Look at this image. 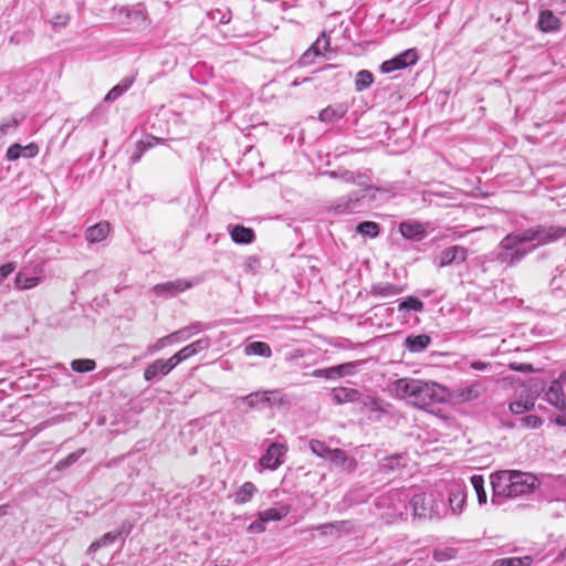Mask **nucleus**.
Wrapping results in <instances>:
<instances>
[{
	"instance_id": "052dcab7",
	"label": "nucleus",
	"mask_w": 566,
	"mask_h": 566,
	"mask_svg": "<svg viewBox=\"0 0 566 566\" xmlns=\"http://www.w3.org/2000/svg\"><path fill=\"white\" fill-rule=\"evenodd\" d=\"M15 270V263L9 262L0 266V282L7 279Z\"/></svg>"
},
{
	"instance_id": "4468645a",
	"label": "nucleus",
	"mask_w": 566,
	"mask_h": 566,
	"mask_svg": "<svg viewBox=\"0 0 566 566\" xmlns=\"http://www.w3.org/2000/svg\"><path fill=\"white\" fill-rule=\"evenodd\" d=\"M399 232L405 239L420 241L427 234V226L419 221L407 220L399 224Z\"/></svg>"
},
{
	"instance_id": "0eeeda50",
	"label": "nucleus",
	"mask_w": 566,
	"mask_h": 566,
	"mask_svg": "<svg viewBox=\"0 0 566 566\" xmlns=\"http://www.w3.org/2000/svg\"><path fill=\"white\" fill-rule=\"evenodd\" d=\"M418 61V54L415 49H408L405 52L398 54L394 59L385 61L380 65L382 73H390L397 70L406 69L410 65L416 64Z\"/></svg>"
},
{
	"instance_id": "79ce46f5",
	"label": "nucleus",
	"mask_w": 566,
	"mask_h": 566,
	"mask_svg": "<svg viewBox=\"0 0 566 566\" xmlns=\"http://www.w3.org/2000/svg\"><path fill=\"white\" fill-rule=\"evenodd\" d=\"M71 367L76 373H87L96 368V363L93 359H74Z\"/></svg>"
},
{
	"instance_id": "f8f14e48",
	"label": "nucleus",
	"mask_w": 566,
	"mask_h": 566,
	"mask_svg": "<svg viewBox=\"0 0 566 566\" xmlns=\"http://www.w3.org/2000/svg\"><path fill=\"white\" fill-rule=\"evenodd\" d=\"M210 347V339L209 337H203L200 339H197L196 342L185 346L179 352H177L175 355H172V360L176 365H179L181 361L208 349Z\"/></svg>"
},
{
	"instance_id": "bf43d9fd",
	"label": "nucleus",
	"mask_w": 566,
	"mask_h": 566,
	"mask_svg": "<svg viewBox=\"0 0 566 566\" xmlns=\"http://www.w3.org/2000/svg\"><path fill=\"white\" fill-rule=\"evenodd\" d=\"M248 531L250 533H263L265 531V522L259 516L258 520L249 525Z\"/></svg>"
},
{
	"instance_id": "69168bd1",
	"label": "nucleus",
	"mask_w": 566,
	"mask_h": 566,
	"mask_svg": "<svg viewBox=\"0 0 566 566\" xmlns=\"http://www.w3.org/2000/svg\"><path fill=\"white\" fill-rule=\"evenodd\" d=\"M185 328H186V331H188L189 336L191 337L192 335H195L201 331L202 324L200 322H195V323L190 324L189 326H186Z\"/></svg>"
},
{
	"instance_id": "f704fd0d",
	"label": "nucleus",
	"mask_w": 566,
	"mask_h": 566,
	"mask_svg": "<svg viewBox=\"0 0 566 566\" xmlns=\"http://www.w3.org/2000/svg\"><path fill=\"white\" fill-rule=\"evenodd\" d=\"M358 402L367 410L375 412H386V409L382 406L381 400L373 396H365L361 394V398Z\"/></svg>"
},
{
	"instance_id": "f257e3e1",
	"label": "nucleus",
	"mask_w": 566,
	"mask_h": 566,
	"mask_svg": "<svg viewBox=\"0 0 566 566\" xmlns=\"http://www.w3.org/2000/svg\"><path fill=\"white\" fill-rule=\"evenodd\" d=\"M566 235V227L539 224L505 235L500 244L497 261L513 266L539 245L556 242Z\"/></svg>"
},
{
	"instance_id": "09e8293b",
	"label": "nucleus",
	"mask_w": 566,
	"mask_h": 566,
	"mask_svg": "<svg viewBox=\"0 0 566 566\" xmlns=\"http://www.w3.org/2000/svg\"><path fill=\"white\" fill-rule=\"evenodd\" d=\"M533 406V402L518 400L510 403V410L513 413L522 415L525 411L530 410Z\"/></svg>"
},
{
	"instance_id": "e433bc0d",
	"label": "nucleus",
	"mask_w": 566,
	"mask_h": 566,
	"mask_svg": "<svg viewBox=\"0 0 566 566\" xmlns=\"http://www.w3.org/2000/svg\"><path fill=\"white\" fill-rule=\"evenodd\" d=\"M471 484L476 492L479 504H485L486 503V492L484 490V479L482 475L474 474L471 476Z\"/></svg>"
},
{
	"instance_id": "b1692460",
	"label": "nucleus",
	"mask_w": 566,
	"mask_h": 566,
	"mask_svg": "<svg viewBox=\"0 0 566 566\" xmlns=\"http://www.w3.org/2000/svg\"><path fill=\"white\" fill-rule=\"evenodd\" d=\"M430 343L431 338L427 334L410 335L405 339V346L411 353H420L424 350Z\"/></svg>"
},
{
	"instance_id": "7ed1b4c3",
	"label": "nucleus",
	"mask_w": 566,
	"mask_h": 566,
	"mask_svg": "<svg viewBox=\"0 0 566 566\" xmlns=\"http://www.w3.org/2000/svg\"><path fill=\"white\" fill-rule=\"evenodd\" d=\"M537 478L527 472L500 471L491 475L492 503L501 505L502 500L513 499L533 491Z\"/></svg>"
},
{
	"instance_id": "338daca9",
	"label": "nucleus",
	"mask_w": 566,
	"mask_h": 566,
	"mask_svg": "<svg viewBox=\"0 0 566 566\" xmlns=\"http://www.w3.org/2000/svg\"><path fill=\"white\" fill-rule=\"evenodd\" d=\"M470 366H471V368H473L475 370H486L490 367V364L480 361V360H475V361H472Z\"/></svg>"
},
{
	"instance_id": "8fccbe9b",
	"label": "nucleus",
	"mask_w": 566,
	"mask_h": 566,
	"mask_svg": "<svg viewBox=\"0 0 566 566\" xmlns=\"http://www.w3.org/2000/svg\"><path fill=\"white\" fill-rule=\"evenodd\" d=\"M356 366H357L356 363H345V364L335 366L336 371H337V377L340 378L344 376L353 375L356 370Z\"/></svg>"
},
{
	"instance_id": "0e129e2a",
	"label": "nucleus",
	"mask_w": 566,
	"mask_h": 566,
	"mask_svg": "<svg viewBox=\"0 0 566 566\" xmlns=\"http://www.w3.org/2000/svg\"><path fill=\"white\" fill-rule=\"evenodd\" d=\"M558 410L562 413L556 417L555 422L558 426L566 427V403H565V406L559 407Z\"/></svg>"
},
{
	"instance_id": "20e7f679",
	"label": "nucleus",
	"mask_w": 566,
	"mask_h": 566,
	"mask_svg": "<svg viewBox=\"0 0 566 566\" xmlns=\"http://www.w3.org/2000/svg\"><path fill=\"white\" fill-rule=\"evenodd\" d=\"M410 504L413 510V516L419 518H441L444 514L443 505L436 502L432 495L424 493L416 494Z\"/></svg>"
},
{
	"instance_id": "aec40b11",
	"label": "nucleus",
	"mask_w": 566,
	"mask_h": 566,
	"mask_svg": "<svg viewBox=\"0 0 566 566\" xmlns=\"http://www.w3.org/2000/svg\"><path fill=\"white\" fill-rule=\"evenodd\" d=\"M538 29L544 32H555L560 28V20L551 10H543L539 13L537 21Z\"/></svg>"
},
{
	"instance_id": "423d86ee",
	"label": "nucleus",
	"mask_w": 566,
	"mask_h": 566,
	"mask_svg": "<svg viewBox=\"0 0 566 566\" xmlns=\"http://www.w3.org/2000/svg\"><path fill=\"white\" fill-rule=\"evenodd\" d=\"M287 447L285 444L273 442L268 448L265 454L260 458L259 464L268 470H276L283 463Z\"/></svg>"
},
{
	"instance_id": "5701e85b",
	"label": "nucleus",
	"mask_w": 566,
	"mask_h": 566,
	"mask_svg": "<svg viewBox=\"0 0 566 566\" xmlns=\"http://www.w3.org/2000/svg\"><path fill=\"white\" fill-rule=\"evenodd\" d=\"M43 279L40 275H27L23 271H19L14 277V289L25 291L33 289L42 283Z\"/></svg>"
},
{
	"instance_id": "774afa93",
	"label": "nucleus",
	"mask_w": 566,
	"mask_h": 566,
	"mask_svg": "<svg viewBox=\"0 0 566 566\" xmlns=\"http://www.w3.org/2000/svg\"><path fill=\"white\" fill-rule=\"evenodd\" d=\"M8 509H9V505L8 504H4V505H0V517L7 515L8 513Z\"/></svg>"
},
{
	"instance_id": "f03ea898",
	"label": "nucleus",
	"mask_w": 566,
	"mask_h": 566,
	"mask_svg": "<svg viewBox=\"0 0 566 566\" xmlns=\"http://www.w3.org/2000/svg\"><path fill=\"white\" fill-rule=\"evenodd\" d=\"M390 394L401 400L426 409L446 399L447 389L432 380L403 377L392 381L389 386Z\"/></svg>"
},
{
	"instance_id": "72a5a7b5",
	"label": "nucleus",
	"mask_w": 566,
	"mask_h": 566,
	"mask_svg": "<svg viewBox=\"0 0 566 566\" xmlns=\"http://www.w3.org/2000/svg\"><path fill=\"white\" fill-rule=\"evenodd\" d=\"M120 534H122L120 532H117V533H114V532L105 533L101 538H98L97 541H94L90 545L88 553L93 554L97 549H99L101 547H104V546L113 544Z\"/></svg>"
},
{
	"instance_id": "9d476101",
	"label": "nucleus",
	"mask_w": 566,
	"mask_h": 566,
	"mask_svg": "<svg viewBox=\"0 0 566 566\" xmlns=\"http://www.w3.org/2000/svg\"><path fill=\"white\" fill-rule=\"evenodd\" d=\"M408 495L402 491H391L382 497L379 502L380 506H391L394 510V516L402 517L407 511Z\"/></svg>"
},
{
	"instance_id": "a878e982",
	"label": "nucleus",
	"mask_w": 566,
	"mask_h": 566,
	"mask_svg": "<svg viewBox=\"0 0 566 566\" xmlns=\"http://www.w3.org/2000/svg\"><path fill=\"white\" fill-rule=\"evenodd\" d=\"M109 233V223L99 222L86 230L85 238L91 243L102 242Z\"/></svg>"
},
{
	"instance_id": "13d9d810",
	"label": "nucleus",
	"mask_w": 566,
	"mask_h": 566,
	"mask_svg": "<svg viewBox=\"0 0 566 566\" xmlns=\"http://www.w3.org/2000/svg\"><path fill=\"white\" fill-rule=\"evenodd\" d=\"M19 124L20 119L13 116L10 119L0 124V133L6 134L9 129L17 128Z\"/></svg>"
},
{
	"instance_id": "a211bd4d",
	"label": "nucleus",
	"mask_w": 566,
	"mask_h": 566,
	"mask_svg": "<svg viewBox=\"0 0 566 566\" xmlns=\"http://www.w3.org/2000/svg\"><path fill=\"white\" fill-rule=\"evenodd\" d=\"M468 258V250L460 245H453L443 250L440 254V266L450 265L453 262L461 263Z\"/></svg>"
},
{
	"instance_id": "6e6d98bb",
	"label": "nucleus",
	"mask_w": 566,
	"mask_h": 566,
	"mask_svg": "<svg viewBox=\"0 0 566 566\" xmlns=\"http://www.w3.org/2000/svg\"><path fill=\"white\" fill-rule=\"evenodd\" d=\"M70 17L67 14H56L50 21L51 25L56 30L57 28H65L69 24Z\"/></svg>"
},
{
	"instance_id": "4c0bfd02",
	"label": "nucleus",
	"mask_w": 566,
	"mask_h": 566,
	"mask_svg": "<svg viewBox=\"0 0 566 566\" xmlns=\"http://www.w3.org/2000/svg\"><path fill=\"white\" fill-rule=\"evenodd\" d=\"M374 81L373 74L367 70H361L357 73L355 80V86L357 92H361L368 88Z\"/></svg>"
},
{
	"instance_id": "3c124183",
	"label": "nucleus",
	"mask_w": 566,
	"mask_h": 566,
	"mask_svg": "<svg viewBox=\"0 0 566 566\" xmlns=\"http://www.w3.org/2000/svg\"><path fill=\"white\" fill-rule=\"evenodd\" d=\"M521 422L523 427L532 429H536L543 423L542 419L535 415H528L523 417L521 419Z\"/></svg>"
},
{
	"instance_id": "c03bdc74",
	"label": "nucleus",
	"mask_w": 566,
	"mask_h": 566,
	"mask_svg": "<svg viewBox=\"0 0 566 566\" xmlns=\"http://www.w3.org/2000/svg\"><path fill=\"white\" fill-rule=\"evenodd\" d=\"M455 555H457V551L454 548H450V547L434 549V552H433V558L437 562L450 560V559L454 558Z\"/></svg>"
},
{
	"instance_id": "7c9ffc66",
	"label": "nucleus",
	"mask_w": 566,
	"mask_h": 566,
	"mask_svg": "<svg viewBox=\"0 0 566 566\" xmlns=\"http://www.w3.org/2000/svg\"><path fill=\"white\" fill-rule=\"evenodd\" d=\"M356 232L370 239L377 238L380 232V226L374 221H364L356 227Z\"/></svg>"
},
{
	"instance_id": "2f4dec72",
	"label": "nucleus",
	"mask_w": 566,
	"mask_h": 566,
	"mask_svg": "<svg viewBox=\"0 0 566 566\" xmlns=\"http://www.w3.org/2000/svg\"><path fill=\"white\" fill-rule=\"evenodd\" d=\"M255 492V485L252 482H245L237 492L234 502L238 504H244L252 499Z\"/></svg>"
},
{
	"instance_id": "c85d7f7f",
	"label": "nucleus",
	"mask_w": 566,
	"mask_h": 566,
	"mask_svg": "<svg viewBox=\"0 0 566 566\" xmlns=\"http://www.w3.org/2000/svg\"><path fill=\"white\" fill-rule=\"evenodd\" d=\"M403 289L392 283H378L371 286V294L381 297L394 296L401 293Z\"/></svg>"
},
{
	"instance_id": "49530a36",
	"label": "nucleus",
	"mask_w": 566,
	"mask_h": 566,
	"mask_svg": "<svg viewBox=\"0 0 566 566\" xmlns=\"http://www.w3.org/2000/svg\"><path fill=\"white\" fill-rule=\"evenodd\" d=\"M339 177L342 178V180L346 184H357L359 186L364 185L365 181V176L363 175H355L353 171H344L339 175Z\"/></svg>"
},
{
	"instance_id": "1a4fd4ad",
	"label": "nucleus",
	"mask_w": 566,
	"mask_h": 566,
	"mask_svg": "<svg viewBox=\"0 0 566 566\" xmlns=\"http://www.w3.org/2000/svg\"><path fill=\"white\" fill-rule=\"evenodd\" d=\"M192 287V283L188 280L178 279L171 282L156 284L153 287V292L157 296L172 297L177 294Z\"/></svg>"
},
{
	"instance_id": "de8ad7c7",
	"label": "nucleus",
	"mask_w": 566,
	"mask_h": 566,
	"mask_svg": "<svg viewBox=\"0 0 566 566\" xmlns=\"http://www.w3.org/2000/svg\"><path fill=\"white\" fill-rule=\"evenodd\" d=\"M312 376L316 377V378H325V379H336V378H338L335 366L328 367V368L315 369L312 373Z\"/></svg>"
},
{
	"instance_id": "bb28decb",
	"label": "nucleus",
	"mask_w": 566,
	"mask_h": 566,
	"mask_svg": "<svg viewBox=\"0 0 566 566\" xmlns=\"http://www.w3.org/2000/svg\"><path fill=\"white\" fill-rule=\"evenodd\" d=\"M274 391H256L242 397V400L248 405L249 408L258 407L261 403L271 405V396Z\"/></svg>"
},
{
	"instance_id": "c9c22d12",
	"label": "nucleus",
	"mask_w": 566,
	"mask_h": 566,
	"mask_svg": "<svg viewBox=\"0 0 566 566\" xmlns=\"http://www.w3.org/2000/svg\"><path fill=\"white\" fill-rule=\"evenodd\" d=\"M532 563L533 558L531 556L510 557L497 559L492 566H530Z\"/></svg>"
},
{
	"instance_id": "4d7b16f0",
	"label": "nucleus",
	"mask_w": 566,
	"mask_h": 566,
	"mask_svg": "<svg viewBox=\"0 0 566 566\" xmlns=\"http://www.w3.org/2000/svg\"><path fill=\"white\" fill-rule=\"evenodd\" d=\"M168 345H171V342L169 339V336L166 335V336L157 339V342L155 344L149 346L148 352L149 353H157V352L161 350L164 347H166Z\"/></svg>"
},
{
	"instance_id": "dca6fc26",
	"label": "nucleus",
	"mask_w": 566,
	"mask_h": 566,
	"mask_svg": "<svg viewBox=\"0 0 566 566\" xmlns=\"http://www.w3.org/2000/svg\"><path fill=\"white\" fill-rule=\"evenodd\" d=\"M484 391L485 387L476 381L454 390L453 398L459 402H469L478 399Z\"/></svg>"
},
{
	"instance_id": "58836bf2",
	"label": "nucleus",
	"mask_w": 566,
	"mask_h": 566,
	"mask_svg": "<svg viewBox=\"0 0 566 566\" xmlns=\"http://www.w3.org/2000/svg\"><path fill=\"white\" fill-rule=\"evenodd\" d=\"M308 447L315 455L325 460H327L329 452L332 450L329 447L326 446L325 442L317 439L310 440Z\"/></svg>"
},
{
	"instance_id": "9b49d317",
	"label": "nucleus",
	"mask_w": 566,
	"mask_h": 566,
	"mask_svg": "<svg viewBox=\"0 0 566 566\" xmlns=\"http://www.w3.org/2000/svg\"><path fill=\"white\" fill-rule=\"evenodd\" d=\"M314 530L318 531L322 536H334L338 538L344 534H349L353 531V526L349 521H335L331 523H324L311 528V531Z\"/></svg>"
},
{
	"instance_id": "f3484780",
	"label": "nucleus",
	"mask_w": 566,
	"mask_h": 566,
	"mask_svg": "<svg viewBox=\"0 0 566 566\" xmlns=\"http://www.w3.org/2000/svg\"><path fill=\"white\" fill-rule=\"evenodd\" d=\"M227 230L231 240L237 244H250L255 240V233L251 228L240 224H229Z\"/></svg>"
},
{
	"instance_id": "ddd939ff",
	"label": "nucleus",
	"mask_w": 566,
	"mask_h": 566,
	"mask_svg": "<svg viewBox=\"0 0 566 566\" xmlns=\"http://www.w3.org/2000/svg\"><path fill=\"white\" fill-rule=\"evenodd\" d=\"M176 366L172 357L168 359H156L145 368L144 378L147 381H151L158 376L168 375Z\"/></svg>"
},
{
	"instance_id": "473e14b6",
	"label": "nucleus",
	"mask_w": 566,
	"mask_h": 566,
	"mask_svg": "<svg viewBox=\"0 0 566 566\" xmlns=\"http://www.w3.org/2000/svg\"><path fill=\"white\" fill-rule=\"evenodd\" d=\"M423 308V302L415 296H408L398 304L399 312H422Z\"/></svg>"
},
{
	"instance_id": "393cba45",
	"label": "nucleus",
	"mask_w": 566,
	"mask_h": 566,
	"mask_svg": "<svg viewBox=\"0 0 566 566\" xmlns=\"http://www.w3.org/2000/svg\"><path fill=\"white\" fill-rule=\"evenodd\" d=\"M332 398L337 405L345 402H358L361 398V392L354 388H338L334 390Z\"/></svg>"
},
{
	"instance_id": "6ab92c4d",
	"label": "nucleus",
	"mask_w": 566,
	"mask_h": 566,
	"mask_svg": "<svg viewBox=\"0 0 566 566\" xmlns=\"http://www.w3.org/2000/svg\"><path fill=\"white\" fill-rule=\"evenodd\" d=\"M327 460L336 467H339L347 472L356 470L357 462L355 459L349 458L342 449H332Z\"/></svg>"
},
{
	"instance_id": "ea45409f",
	"label": "nucleus",
	"mask_w": 566,
	"mask_h": 566,
	"mask_svg": "<svg viewBox=\"0 0 566 566\" xmlns=\"http://www.w3.org/2000/svg\"><path fill=\"white\" fill-rule=\"evenodd\" d=\"M402 467L400 462V457L392 455L385 458L381 463L379 464V471L382 473H389L392 471H396Z\"/></svg>"
},
{
	"instance_id": "e2e57ef3",
	"label": "nucleus",
	"mask_w": 566,
	"mask_h": 566,
	"mask_svg": "<svg viewBox=\"0 0 566 566\" xmlns=\"http://www.w3.org/2000/svg\"><path fill=\"white\" fill-rule=\"evenodd\" d=\"M510 369L521 373H528L533 370V367L531 364H524V363H511L509 365Z\"/></svg>"
},
{
	"instance_id": "a19ab883",
	"label": "nucleus",
	"mask_w": 566,
	"mask_h": 566,
	"mask_svg": "<svg viewBox=\"0 0 566 566\" xmlns=\"http://www.w3.org/2000/svg\"><path fill=\"white\" fill-rule=\"evenodd\" d=\"M287 514L285 509H268L259 513V516L265 522L280 521Z\"/></svg>"
},
{
	"instance_id": "2eb2a0df",
	"label": "nucleus",
	"mask_w": 566,
	"mask_h": 566,
	"mask_svg": "<svg viewBox=\"0 0 566 566\" xmlns=\"http://www.w3.org/2000/svg\"><path fill=\"white\" fill-rule=\"evenodd\" d=\"M564 384L565 382L559 377L553 380L549 387L544 391V399L557 409L566 403V396L563 388Z\"/></svg>"
},
{
	"instance_id": "c756f323",
	"label": "nucleus",
	"mask_w": 566,
	"mask_h": 566,
	"mask_svg": "<svg viewBox=\"0 0 566 566\" xmlns=\"http://www.w3.org/2000/svg\"><path fill=\"white\" fill-rule=\"evenodd\" d=\"M244 353L248 356L255 355L269 358L272 355V349L269 344L264 342H252L245 345Z\"/></svg>"
},
{
	"instance_id": "603ef678",
	"label": "nucleus",
	"mask_w": 566,
	"mask_h": 566,
	"mask_svg": "<svg viewBox=\"0 0 566 566\" xmlns=\"http://www.w3.org/2000/svg\"><path fill=\"white\" fill-rule=\"evenodd\" d=\"M551 285L553 290H566V269L552 279Z\"/></svg>"
},
{
	"instance_id": "6e6552de",
	"label": "nucleus",
	"mask_w": 566,
	"mask_h": 566,
	"mask_svg": "<svg viewBox=\"0 0 566 566\" xmlns=\"http://www.w3.org/2000/svg\"><path fill=\"white\" fill-rule=\"evenodd\" d=\"M369 189V187H365L359 191L339 198L333 206L334 211L337 213H354L360 207V202L366 197L365 192Z\"/></svg>"
},
{
	"instance_id": "5fc2aeb1",
	"label": "nucleus",
	"mask_w": 566,
	"mask_h": 566,
	"mask_svg": "<svg viewBox=\"0 0 566 566\" xmlns=\"http://www.w3.org/2000/svg\"><path fill=\"white\" fill-rule=\"evenodd\" d=\"M168 336H169L171 344L184 342V340H187L190 338L189 333H188V331H186L185 327L170 333Z\"/></svg>"
},
{
	"instance_id": "864d4df0",
	"label": "nucleus",
	"mask_w": 566,
	"mask_h": 566,
	"mask_svg": "<svg viewBox=\"0 0 566 566\" xmlns=\"http://www.w3.org/2000/svg\"><path fill=\"white\" fill-rule=\"evenodd\" d=\"M21 156H23V154H22V146L20 144L11 145L8 148L7 154H6L7 159L10 161L17 160Z\"/></svg>"
},
{
	"instance_id": "680f3d73",
	"label": "nucleus",
	"mask_w": 566,
	"mask_h": 566,
	"mask_svg": "<svg viewBox=\"0 0 566 566\" xmlns=\"http://www.w3.org/2000/svg\"><path fill=\"white\" fill-rule=\"evenodd\" d=\"M39 153V147L36 144H29L27 146H22V154H23V157H27V158H32V157H35Z\"/></svg>"
},
{
	"instance_id": "a18cd8bd",
	"label": "nucleus",
	"mask_w": 566,
	"mask_h": 566,
	"mask_svg": "<svg viewBox=\"0 0 566 566\" xmlns=\"http://www.w3.org/2000/svg\"><path fill=\"white\" fill-rule=\"evenodd\" d=\"M130 83L126 84H118L114 86L105 96V102H114L116 101L127 88L129 87Z\"/></svg>"
},
{
	"instance_id": "39448f33",
	"label": "nucleus",
	"mask_w": 566,
	"mask_h": 566,
	"mask_svg": "<svg viewBox=\"0 0 566 566\" xmlns=\"http://www.w3.org/2000/svg\"><path fill=\"white\" fill-rule=\"evenodd\" d=\"M448 503L450 512L458 516L467 503V485L461 481H453L448 485Z\"/></svg>"
},
{
	"instance_id": "cd10ccee",
	"label": "nucleus",
	"mask_w": 566,
	"mask_h": 566,
	"mask_svg": "<svg viewBox=\"0 0 566 566\" xmlns=\"http://www.w3.org/2000/svg\"><path fill=\"white\" fill-rule=\"evenodd\" d=\"M160 142V138L154 136H149L146 139L138 142L136 145L135 153L130 157V161L133 164L138 163L146 150L159 144Z\"/></svg>"
},
{
	"instance_id": "412c9836",
	"label": "nucleus",
	"mask_w": 566,
	"mask_h": 566,
	"mask_svg": "<svg viewBox=\"0 0 566 566\" xmlns=\"http://www.w3.org/2000/svg\"><path fill=\"white\" fill-rule=\"evenodd\" d=\"M348 112V106L345 103L329 105L321 111L318 118L324 123H333L343 118Z\"/></svg>"
},
{
	"instance_id": "37998d69",
	"label": "nucleus",
	"mask_w": 566,
	"mask_h": 566,
	"mask_svg": "<svg viewBox=\"0 0 566 566\" xmlns=\"http://www.w3.org/2000/svg\"><path fill=\"white\" fill-rule=\"evenodd\" d=\"M85 452V449H80L75 452L70 453L65 459L60 460L55 464L57 471L65 470L70 465L74 464Z\"/></svg>"
},
{
	"instance_id": "4be33fe9",
	"label": "nucleus",
	"mask_w": 566,
	"mask_h": 566,
	"mask_svg": "<svg viewBox=\"0 0 566 566\" xmlns=\"http://www.w3.org/2000/svg\"><path fill=\"white\" fill-rule=\"evenodd\" d=\"M329 48V36L323 32L312 46L303 54V63H310L311 56H322Z\"/></svg>"
}]
</instances>
